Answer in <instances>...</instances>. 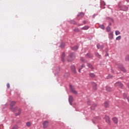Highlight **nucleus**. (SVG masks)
<instances>
[{
    "label": "nucleus",
    "mask_w": 129,
    "mask_h": 129,
    "mask_svg": "<svg viewBox=\"0 0 129 129\" xmlns=\"http://www.w3.org/2000/svg\"><path fill=\"white\" fill-rule=\"evenodd\" d=\"M75 58V56L74 55V53H71L68 56L69 61H72Z\"/></svg>",
    "instance_id": "nucleus-3"
},
{
    "label": "nucleus",
    "mask_w": 129,
    "mask_h": 129,
    "mask_svg": "<svg viewBox=\"0 0 129 129\" xmlns=\"http://www.w3.org/2000/svg\"><path fill=\"white\" fill-rule=\"evenodd\" d=\"M104 106L105 108L109 107V103H108V102H105L104 103Z\"/></svg>",
    "instance_id": "nucleus-14"
},
{
    "label": "nucleus",
    "mask_w": 129,
    "mask_h": 129,
    "mask_svg": "<svg viewBox=\"0 0 129 129\" xmlns=\"http://www.w3.org/2000/svg\"><path fill=\"white\" fill-rule=\"evenodd\" d=\"M12 129H18V126H17L16 125H14Z\"/></svg>",
    "instance_id": "nucleus-34"
},
{
    "label": "nucleus",
    "mask_w": 129,
    "mask_h": 129,
    "mask_svg": "<svg viewBox=\"0 0 129 129\" xmlns=\"http://www.w3.org/2000/svg\"><path fill=\"white\" fill-rule=\"evenodd\" d=\"M100 28H101V29L102 30H104V26H103V25L100 26Z\"/></svg>",
    "instance_id": "nucleus-33"
},
{
    "label": "nucleus",
    "mask_w": 129,
    "mask_h": 129,
    "mask_svg": "<svg viewBox=\"0 0 129 129\" xmlns=\"http://www.w3.org/2000/svg\"><path fill=\"white\" fill-rule=\"evenodd\" d=\"M69 102L71 105H72V103L73 102V96H69Z\"/></svg>",
    "instance_id": "nucleus-6"
},
{
    "label": "nucleus",
    "mask_w": 129,
    "mask_h": 129,
    "mask_svg": "<svg viewBox=\"0 0 129 129\" xmlns=\"http://www.w3.org/2000/svg\"><path fill=\"white\" fill-rule=\"evenodd\" d=\"M71 69L73 72V73H74V74H76V69L75 68V66H72L71 67Z\"/></svg>",
    "instance_id": "nucleus-5"
},
{
    "label": "nucleus",
    "mask_w": 129,
    "mask_h": 129,
    "mask_svg": "<svg viewBox=\"0 0 129 129\" xmlns=\"http://www.w3.org/2000/svg\"><path fill=\"white\" fill-rule=\"evenodd\" d=\"M64 57H65V53L63 52L62 54V58H64Z\"/></svg>",
    "instance_id": "nucleus-36"
},
{
    "label": "nucleus",
    "mask_w": 129,
    "mask_h": 129,
    "mask_svg": "<svg viewBox=\"0 0 129 129\" xmlns=\"http://www.w3.org/2000/svg\"><path fill=\"white\" fill-rule=\"evenodd\" d=\"M74 32H77L78 33H79V29L78 28H75L74 29Z\"/></svg>",
    "instance_id": "nucleus-24"
},
{
    "label": "nucleus",
    "mask_w": 129,
    "mask_h": 129,
    "mask_svg": "<svg viewBox=\"0 0 129 129\" xmlns=\"http://www.w3.org/2000/svg\"><path fill=\"white\" fill-rule=\"evenodd\" d=\"M87 66L88 67H89V68H90V69H91V70H93V69H94V68H93V66H92V64L89 63H87Z\"/></svg>",
    "instance_id": "nucleus-15"
},
{
    "label": "nucleus",
    "mask_w": 129,
    "mask_h": 129,
    "mask_svg": "<svg viewBox=\"0 0 129 129\" xmlns=\"http://www.w3.org/2000/svg\"><path fill=\"white\" fill-rule=\"evenodd\" d=\"M70 88L71 89V92L73 93V94H75L76 95H77V91L75 90V88L74 87V86L70 85Z\"/></svg>",
    "instance_id": "nucleus-2"
},
{
    "label": "nucleus",
    "mask_w": 129,
    "mask_h": 129,
    "mask_svg": "<svg viewBox=\"0 0 129 129\" xmlns=\"http://www.w3.org/2000/svg\"><path fill=\"white\" fill-rule=\"evenodd\" d=\"M43 127L44 128H47L49 125V122L48 121H44L43 123Z\"/></svg>",
    "instance_id": "nucleus-4"
},
{
    "label": "nucleus",
    "mask_w": 129,
    "mask_h": 129,
    "mask_svg": "<svg viewBox=\"0 0 129 129\" xmlns=\"http://www.w3.org/2000/svg\"><path fill=\"white\" fill-rule=\"evenodd\" d=\"M119 68L120 69V70L122 71L123 72H126V70L125 69H124V68L121 67H119Z\"/></svg>",
    "instance_id": "nucleus-19"
},
{
    "label": "nucleus",
    "mask_w": 129,
    "mask_h": 129,
    "mask_svg": "<svg viewBox=\"0 0 129 129\" xmlns=\"http://www.w3.org/2000/svg\"><path fill=\"white\" fill-rule=\"evenodd\" d=\"M123 97L124 98V99H127L128 102H129V97L127 96V95L125 93H124L123 94Z\"/></svg>",
    "instance_id": "nucleus-11"
},
{
    "label": "nucleus",
    "mask_w": 129,
    "mask_h": 129,
    "mask_svg": "<svg viewBox=\"0 0 129 129\" xmlns=\"http://www.w3.org/2000/svg\"><path fill=\"white\" fill-rule=\"evenodd\" d=\"M80 17H81L82 18H83V17H84V14L81 13L80 14V15H79Z\"/></svg>",
    "instance_id": "nucleus-31"
},
{
    "label": "nucleus",
    "mask_w": 129,
    "mask_h": 129,
    "mask_svg": "<svg viewBox=\"0 0 129 129\" xmlns=\"http://www.w3.org/2000/svg\"><path fill=\"white\" fill-rule=\"evenodd\" d=\"M26 125H27V126H31V122H27L26 123Z\"/></svg>",
    "instance_id": "nucleus-30"
},
{
    "label": "nucleus",
    "mask_w": 129,
    "mask_h": 129,
    "mask_svg": "<svg viewBox=\"0 0 129 129\" xmlns=\"http://www.w3.org/2000/svg\"><path fill=\"white\" fill-rule=\"evenodd\" d=\"M88 29H89V26H86L83 28H81V30H88Z\"/></svg>",
    "instance_id": "nucleus-18"
},
{
    "label": "nucleus",
    "mask_w": 129,
    "mask_h": 129,
    "mask_svg": "<svg viewBox=\"0 0 129 129\" xmlns=\"http://www.w3.org/2000/svg\"><path fill=\"white\" fill-rule=\"evenodd\" d=\"M104 119L108 124H110V120H109V117H108V116H105Z\"/></svg>",
    "instance_id": "nucleus-9"
},
{
    "label": "nucleus",
    "mask_w": 129,
    "mask_h": 129,
    "mask_svg": "<svg viewBox=\"0 0 129 129\" xmlns=\"http://www.w3.org/2000/svg\"><path fill=\"white\" fill-rule=\"evenodd\" d=\"M106 90L108 92H110V91H111L112 89H111V88H110V87L106 86Z\"/></svg>",
    "instance_id": "nucleus-17"
},
{
    "label": "nucleus",
    "mask_w": 129,
    "mask_h": 129,
    "mask_svg": "<svg viewBox=\"0 0 129 129\" xmlns=\"http://www.w3.org/2000/svg\"><path fill=\"white\" fill-rule=\"evenodd\" d=\"M61 60L62 61V62H64V57L61 58Z\"/></svg>",
    "instance_id": "nucleus-40"
},
{
    "label": "nucleus",
    "mask_w": 129,
    "mask_h": 129,
    "mask_svg": "<svg viewBox=\"0 0 129 129\" xmlns=\"http://www.w3.org/2000/svg\"><path fill=\"white\" fill-rule=\"evenodd\" d=\"M81 61H82V62H84V61H85V59L83 57H81Z\"/></svg>",
    "instance_id": "nucleus-35"
},
{
    "label": "nucleus",
    "mask_w": 129,
    "mask_h": 129,
    "mask_svg": "<svg viewBox=\"0 0 129 129\" xmlns=\"http://www.w3.org/2000/svg\"><path fill=\"white\" fill-rule=\"evenodd\" d=\"M86 57H87V58H91L92 57V55L88 53L86 55Z\"/></svg>",
    "instance_id": "nucleus-21"
},
{
    "label": "nucleus",
    "mask_w": 129,
    "mask_h": 129,
    "mask_svg": "<svg viewBox=\"0 0 129 129\" xmlns=\"http://www.w3.org/2000/svg\"><path fill=\"white\" fill-rule=\"evenodd\" d=\"M89 75L90 77H91V78H95L96 76V75H95V74L93 73H90Z\"/></svg>",
    "instance_id": "nucleus-10"
},
{
    "label": "nucleus",
    "mask_w": 129,
    "mask_h": 129,
    "mask_svg": "<svg viewBox=\"0 0 129 129\" xmlns=\"http://www.w3.org/2000/svg\"><path fill=\"white\" fill-rule=\"evenodd\" d=\"M110 78H112V76L109 75L106 77V79H110Z\"/></svg>",
    "instance_id": "nucleus-25"
},
{
    "label": "nucleus",
    "mask_w": 129,
    "mask_h": 129,
    "mask_svg": "<svg viewBox=\"0 0 129 129\" xmlns=\"http://www.w3.org/2000/svg\"><path fill=\"white\" fill-rule=\"evenodd\" d=\"M16 101H12L11 104H10V109H11V110H12V111H16V109H18V107H16L15 108H13V106H14V105H16Z\"/></svg>",
    "instance_id": "nucleus-1"
},
{
    "label": "nucleus",
    "mask_w": 129,
    "mask_h": 129,
    "mask_svg": "<svg viewBox=\"0 0 129 129\" xmlns=\"http://www.w3.org/2000/svg\"><path fill=\"white\" fill-rule=\"evenodd\" d=\"M72 50H73L74 51H75L76 50H77V49H78V46H75L74 47L72 48Z\"/></svg>",
    "instance_id": "nucleus-20"
},
{
    "label": "nucleus",
    "mask_w": 129,
    "mask_h": 129,
    "mask_svg": "<svg viewBox=\"0 0 129 129\" xmlns=\"http://www.w3.org/2000/svg\"><path fill=\"white\" fill-rule=\"evenodd\" d=\"M82 70V68H80L79 69V73H81V70Z\"/></svg>",
    "instance_id": "nucleus-37"
},
{
    "label": "nucleus",
    "mask_w": 129,
    "mask_h": 129,
    "mask_svg": "<svg viewBox=\"0 0 129 129\" xmlns=\"http://www.w3.org/2000/svg\"><path fill=\"white\" fill-rule=\"evenodd\" d=\"M83 23H84V24H86V21H83Z\"/></svg>",
    "instance_id": "nucleus-42"
},
{
    "label": "nucleus",
    "mask_w": 129,
    "mask_h": 129,
    "mask_svg": "<svg viewBox=\"0 0 129 129\" xmlns=\"http://www.w3.org/2000/svg\"><path fill=\"white\" fill-rule=\"evenodd\" d=\"M81 68H82V67H81Z\"/></svg>",
    "instance_id": "nucleus-44"
},
{
    "label": "nucleus",
    "mask_w": 129,
    "mask_h": 129,
    "mask_svg": "<svg viewBox=\"0 0 129 129\" xmlns=\"http://www.w3.org/2000/svg\"><path fill=\"white\" fill-rule=\"evenodd\" d=\"M18 113L17 114H16V115H20L21 114V109H19L18 110Z\"/></svg>",
    "instance_id": "nucleus-27"
},
{
    "label": "nucleus",
    "mask_w": 129,
    "mask_h": 129,
    "mask_svg": "<svg viewBox=\"0 0 129 129\" xmlns=\"http://www.w3.org/2000/svg\"><path fill=\"white\" fill-rule=\"evenodd\" d=\"M106 30H107V32H110V27L108 26L106 28Z\"/></svg>",
    "instance_id": "nucleus-28"
},
{
    "label": "nucleus",
    "mask_w": 129,
    "mask_h": 129,
    "mask_svg": "<svg viewBox=\"0 0 129 129\" xmlns=\"http://www.w3.org/2000/svg\"><path fill=\"white\" fill-rule=\"evenodd\" d=\"M120 39H121V36H118V37H117L116 38V41L118 40H120Z\"/></svg>",
    "instance_id": "nucleus-29"
},
{
    "label": "nucleus",
    "mask_w": 129,
    "mask_h": 129,
    "mask_svg": "<svg viewBox=\"0 0 129 129\" xmlns=\"http://www.w3.org/2000/svg\"><path fill=\"white\" fill-rule=\"evenodd\" d=\"M112 120L114 123H117L118 122V119L116 117L113 118Z\"/></svg>",
    "instance_id": "nucleus-16"
},
{
    "label": "nucleus",
    "mask_w": 129,
    "mask_h": 129,
    "mask_svg": "<svg viewBox=\"0 0 129 129\" xmlns=\"http://www.w3.org/2000/svg\"><path fill=\"white\" fill-rule=\"evenodd\" d=\"M95 56H96V57H97L98 58H100V57H101V55H100L99 54V53H97V52H96V53H95Z\"/></svg>",
    "instance_id": "nucleus-23"
},
{
    "label": "nucleus",
    "mask_w": 129,
    "mask_h": 129,
    "mask_svg": "<svg viewBox=\"0 0 129 129\" xmlns=\"http://www.w3.org/2000/svg\"><path fill=\"white\" fill-rule=\"evenodd\" d=\"M72 24H73L74 25H76V22L73 21V22H72Z\"/></svg>",
    "instance_id": "nucleus-39"
},
{
    "label": "nucleus",
    "mask_w": 129,
    "mask_h": 129,
    "mask_svg": "<svg viewBox=\"0 0 129 129\" xmlns=\"http://www.w3.org/2000/svg\"><path fill=\"white\" fill-rule=\"evenodd\" d=\"M96 106H97V104H95V103L93 104L92 105V106L91 107V109H92V110H94Z\"/></svg>",
    "instance_id": "nucleus-12"
},
{
    "label": "nucleus",
    "mask_w": 129,
    "mask_h": 129,
    "mask_svg": "<svg viewBox=\"0 0 129 129\" xmlns=\"http://www.w3.org/2000/svg\"><path fill=\"white\" fill-rule=\"evenodd\" d=\"M115 34L116 36H117L118 35H120V32H119L118 31H115Z\"/></svg>",
    "instance_id": "nucleus-22"
},
{
    "label": "nucleus",
    "mask_w": 129,
    "mask_h": 129,
    "mask_svg": "<svg viewBox=\"0 0 129 129\" xmlns=\"http://www.w3.org/2000/svg\"><path fill=\"white\" fill-rule=\"evenodd\" d=\"M7 86L8 88H10V84H7Z\"/></svg>",
    "instance_id": "nucleus-38"
},
{
    "label": "nucleus",
    "mask_w": 129,
    "mask_h": 129,
    "mask_svg": "<svg viewBox=\"0 0 129 129\" xmlns=\"http://www.w3.org/2000/svg\"><path fill=\"white\" fill-rule=\"evenodd\" d=\"M87 104H88V105H90V104H91V101L90 100H88L87 101Z\"/></svg>",
    "instance_id": "nucleus-32"
},
{
    "label": "nucleus",
    "mask_w": 129,
    "mask_h": 129,
    "mask_svg": "<svg viewBox=\"0 0 129 129\" xmlns=\"http://www.w3.org/2000/svg\"><path fill=\"white\" fill-rule=\"evenodd\" d=\"M65 46V43L64 42L61 43V45H60V48H64Z\"/></svg>",
    "instance_id": "nucleus-26"
},
{
    "label": "nucleus",
    "mask_w": 129,
    "mask_h": 129,
    "mask_svg": "<svg viewBox=\"0 0 129 129\" xmlns=\"http://www.w3.org/2000/svg\"><path fill=\"white\" fill-rule=\"evenodd\" d=\"M92 85L93 86V90H96L97 89V85L95 82H92Z\"/></svg>",
    "instance_id": "nucleus-7"
},
{
    "label": "nucleus",
    "mask_w": 129,
    "mask_h": 129,
    "mask_svg": "<svg viewBox=\"0 0 129 129\" xmlns=\"http://www.w3.org/2000/svg\"><path fill=\"white\" fill-rule=\"evenodd\" d=\"M114 86L116 87L118 86L119 87H120V88H121V87H122L123 86V85L122 84H121V83L118 82L115 83Z\"/></svg>",
    "instance_id": "nucleus-8"
},
{
    "label": "nucleus",
    "mask_w": 129,
    "mask_h": 129,
    "mask_svg": "<svg viewBox=\"0 0 129 129\" xmlns=\"http://www.w3.org/2000/svg\"><path fill=\"white\" fill-rule=\"evenodd\" d=\"M109 38L110 40H112L113 39V32H112L109 34Z\"/></svg>",
    "instance_id": "nucleus-13"
},
{
    "label": "nucleus",
    "mask_w": 129,
    "mask_h": 129,
    "mask_svg": "<svg viewBox=\"0 0 129 129\" xmlns=\"http://www.w3.org/2000/svg\"><path fill=\"white\" fill-rule=\"evenodd\" d=\"M97 47L98 49H99V46H98V45H97Z\"/></svg>",
    "instance_id": "nucleus-43"
},
{
    "label": "nucleus",
    "mask_w": 129,
    "mask_h": 129,
    "mask_svg": "<svg viewBox=\"0 0 129 129\" xmlns=\"http://www.w3.org/2000/svg\"><path fill=\"white\" fill-rule=\"evenodd\" d=\"M81 67H82V68H83V67H84V64H82Z\"/></svg>",
    "instance_id": "nucleus-41"
}]
</instances>
